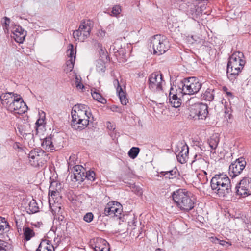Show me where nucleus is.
<instances>
[{"mask_svg":"<svg viewBox=\"0 0 251 251\" xmlns=\"http://www.w3.org/2000/svg\"><path fill=\"white\" fill-rule=\"evenodd\" d=\"M174 90L171 87L169 93V102L171 105L175 108L179 107L181 104V100L178 98L177 95L174 94L173 91Z\"/></svg>","mask_w":251,"mask_h":251,"instance_id":"412c9836","label":"nucleus"},{"mask_svg":"<svg viewBox=\"0 0 251 251\" xmlns=\"http://www.w3.org/2000/svg\"><path fill=\"white\" fill-rule=\"evenodd\" d=\"M78 82H79V78H78V77L77 76H76V77H75V83H77Z\"/></svg>","mask_w":251,"mask_h":251,"instance_id":"bf43d9fd","label":"nucleus"},{"mask_svg":"<svg viewBox=\"0 0 251 251\" xmlns=\"http://www.w3.org/2000/svg\"><path fill=\"white\" fill-rule=\"evenodd\" d=\"M236 193L237 195L245 197L251 195V178H243L236 186Z\"/></svg>","mask_w":251,"mask_h":251,"instance_id":"6e6552de","label":"nucleus"},{"mask_svg":"<svg viewBox=\"0 0 251 251\" xmlns=\"http://www.w3.org/2000/svg\"><path fill=\"white\" fill-rule=\"evenodd\" d=\"M73 178L76 181L83 182L85 179L86 171L81 165H75L73 167Z\"/></svg>","mask_w":251,"mask_h":251,"instance_id":"2eb2a0df","label":"nucleus"},{"mask_svg":"<svg viewBox=\"0 0 251 251\" xmlns=\"http://www.w3.org/2000/svg\"><path fill=\"white\" fill-rule=\"evenodd\" d=\"M41 145L43 149L47 151H51L54 149V146L52 144V137L50 136H48L45 138L43 141Z\"/></svg>","mask_w":251,"mask_h":251,"instance_id":"5701e85b","label":"nucleus"},{"mask_svg":"<svg viewBox=\"0 0 251 251\" xmlns=\"http://www.w3.org/2000/svg\"><path fill=\"white\" fill-rule=\"evenodd\" d=\"M85 176L86 178L92 181H94L95 179V173L93 171H86Z\"/></svg>","mask_w":251,"mask_h":251,"instance_id":"ea45409f","label":"nucleus"},{"mask_svg":"<svg viewBox=\"0 0 251 251\" xmlns=\"http://www.w3.org/2000/svg\"><path fill=\"white\" fill-rule=\"evenodd\" d=\"M219 244L224 247H225L226 248H228L229 246H230L232 245L230 242L221 240H220Z\"/></svg>","mask_w":251,"mask_h":251,"instance_id":"de8ad7c7","label":"nucleus"},{"mask_svg":"<svg viewBox=\"0 0 251 251\" xmlns=\"http://www.w3.org/2000/svg\"><path fill=\"white\" fill-rule=\"evenodd\" d=\"M45 155L44 151L39 152L35 151H31L29 153V158L31 164L34 166H39L43 163L44 160L42 156Z\"/></svg>","mask_w":251,"mask_h":251,"instance_id":"f8f14e48","label":"nucleus"},{"mask_svg":"<svg viewBox=\"0 0 251 251\" xmlns=\"http://www.w3.org/2000/svg\"><path fill=\"white\" fill-rule=\"evenodd\" d=\"M75 156L74 154L71 155L69 159L67 160L68 165V170L73 171V167H75L74 165L75 164Z\"/></svg>","mask_w":251,"mask_h":251,"instance_id":"f704fd0d","label":"nucleus"},{"mask_svg":"<svg viewBox=\"0 0 251 251\" xmlns=\"http://www.w3.org/2000/svg\"><path fill=\"white\" fill-rule=\"evenodd\" d=\"M52 187V184H51V185L50 186L49 195L52 198H54V197L57 196L59 194V192L57 190H51Z\"/></svg>","mask_w":251,"mask_h":251,"instance_id":"c03bdc74","label":"nucleus"},{"mask_svg":"<svg viewBox=\"0 0 251 251\" xmlns=\"http://www.w3.org/2000/svg\"><path fill=\"white\" fill-rule=\"evenodd\" d=\"M111 109L113 112H117L120 113H122L123 111V109L122 108H119L116 105H113L112 106H111Z\"/></svg>","mask_w":251,"mask_h":251,"instance_id":"8fccbe9b","label":"nucleus"},{"mask_svg":"<svg viewBox=\"0 0 251 251\" xmlns=\"http://www.w3.org/2000/svg\"><path fill=\"white\" fill-rule=\"evenodd\" d=\"M17 169L14 167H10L7 172L6 175L10 178H15L16 176Z\"/></svg>","mask_w":251,"mask_h":251,"instance_id":"4c0bfd02","label":"nucleus"},{"mask_svg":"<svg viewBox=\"0 0 251 251\" xmlns=\"http://www.w3.org/2000/svg\"><path fill=\"white\" fill-rule=\"evenodd\" d=\"M4 19H5L4 24H5V27H6L7 26H9L10 20L9 18H8L6 17H5Z\"/></svg>","mask_w":251,"mask_h":251,"instance_id":"5fc2aeb1","label":"nucleus"},{"mask_svg":"<svg viewBox=\"0 0 251 251\" xmlns=\"http://www.w3.org/2000/svg\"><path fill=\"white\" fill-rule=\"evenodd\" d=\"M246 162L243 157H240L233 162L229 167L228 173L232 178L240 175L245 167Z\"/></svg>","mask_w":251,"mask_h":251,"instance_id":"9d476101","label":"nucleus"},{"mask_svg":"<svg viewBox=\"0 0 251 251\" xmlns=\"http://www.w3.org/2000/svg\"><path fill=\"white\" fill-rule=\"evenodd\" d=\"M73 36L75 40H78L82 41V33L81 31V29L79 28L78 29L74 31Z\"/></svg>","mask_w":251,"mask_h":251,"instance_id":"58836bf2","label":"nucleus"},{"mask_svg":"<svg viewBox=\"0 0 251 251\" xmlns=\"http://www.w3.org/2000/svg\"><path fill=\"white\" fill-rule=\"evenodd\" d=\"M36 251H54V248L50 241L42 240Z\"/></svg>","mask_w":251,"mask_h":251,"instance_id":"4be33fe9","label":"nucleus"},{"mask_svg":"<svg viewBox=\"0 0 251 251\" xmlns=\"http://www.w3.org/2000/svg\"><path fill=\"white\" fill-rule=\"evenodd\" d=\"M163 81L162 74L158 72H153L148 77L149 88L154 92L162 91Z\"/></svg>","mask_w":251,"mask_h":251,"instance_id":"0eeeda50","label":"nucleus"},{"mask_svg":"<svg viewBox=\"0 0 251 251\" xmlns=\"http://www.w3.org/2000/svg\"><path fill=\"white\" fill-rule=\"evenodd\" d=\"M113 84L115 86L117 85V91H119L120 89V88H122L119 84V81L118 79H116L113 81Z\"/></svg>","mask_w":251,"mask_h":251,"instance_id":"603ef678","label":"nucleus"},{"mask_svg":"<svg viewBox=\"0 0 251 251\" xmlns=\"http://www.w3.org/2000/svg\"><path fill=\"white\" fill-rule=\"evenodd\" d=\"M210 186L213 193L219 197H226L232 192L230 180L224 174L215 175L211 180Z\"/></svg>","mask_w":251,"mask_h":251,"instance_id":"f257e3e1","label":"nucleus"},{"mask_svg":"<svg viewBox=\"0 0 251 251\" xmlns=\"http://www.w3.org/2000/svg\"><path fill=\"white\" fill-rule=\"evenodd\" d=\"M23 230L24 238L26 241L30 240L35 235L33 230L28 227H25L23 229Z\"/></svg>","mask_w":251,"mask_h":251,"instance_id":"bb28decb","label":"nucleus"},{"mask_svg":"<svg viewBox=\"0 0 251 251\" xmlns=\"http://www.w3.org/2000/svg\"><path fill=\"white\" fill-rule=\"evenodd\" d=\"M77 118H80L83 120V119L86 120V121H88V125L89 123H92L94 121V117L92 114L90 116L88 114H83L81 115H77Z\"/></svg>","mask_w":251,"mask_h":251,"instance_id":"c9c22d12","label":"nucleus"},{"mask_svg":"<svg viewBox=\"0 0 251 251\" xmlns=\"http://www.w3.org/2000/svg\"><path fill=\"white\" fill-rule=\"evenodd\" d=\"M37 205L36 201L33 199L29 203V208L27 212L29 214H33L37 212L39 209Z\"/></svg>","mask_w":251,"mask_h":251,"instance_id":"393cba45","label":"nucleus"},{"mask_svg":"<svg viewBox=\"0 0 251 251\" xmlns=\"http://www.w3.org/2000/svg\"><path fill=\"white\" fill-rule=\"evenodd\" d=\"M219 142V138L217 134L214 135L211 137L208 140L209 145L212 149H216Z\"/></svg>","mask_w":251,"mask_h":251,"instance_id":"a878e982","label":"nucleus"},{"mask_svg":"<svg viewBox=\"0 0 251 251\" xmlns=\"http://www.w3.org/2000/svg\"><path fill=\"white\" fill-rule=\"evenodd\" d=\"M151 44L153 53L158 55L165 53L170 47L166 37L161 35H154L151 40Z\"/></svg>","mask_w":251,"mask_h":251,"instance_id":"20e7f679","label":"nucleus"},{"mask_svg":"<svg viewBox=\"0 0 251 251\" xmlns=\"http://www.w3.org/2000/svg\"><path fill=\"white\" fill-rule=\"evenodd\" d=\"M185 4L187 5L188 7L186 11L189 14L193 15L194 14L196 13L198 8V6L197 5L190 2H186Z\"/></svg>","mask_w":251,"mask_h":251,"instance_id":"c756f323","label":"nucleus"},{"mask_svg":"<svg viewBox=\"0 0 251 251\" xmlns=\"http://www.w3.org/2000/svg\"><path fill=\"white\" fill-rule=\"evenodd\" d=\"M18 96H19L18 94L13 92L2 93L0 95L1 104L7 109L10 104H11V103L12 104V102L15 100L16 98Z\"/></svg>","mask_w":251,"mask_h":251,"instance_id":"ddd939ff","label":"nucleus"},{"mask_svg":"<svg viewBox=\"0 0 251 251\" xmlns=\"http://www.w3.org/2000/svg\"><path fill=\"white\" fill-rule=\"evenodd\" d=\"M160 174L163 175L166 178L173 179L176 177V175L178 174V170L175 167L171 170L167 171H162Z\"/></svg>","mask_w":251,"mask_h":251,"instance_id":"b1692460","label":"nucleus"},{"mask_svg":"<svg viewBox=\"0 0 251 251\" xmlns=\"http://www.w3.org/2000/svg\"><path fill=\"white\" fill-rule=\"evenodd\" d=\"M93 218L94 215L92 213L88 212L84 215L83 220L87 223H90L93 220Z\"/></svg>","mask_w":251,"mask_h":251,"instance_id":"79ce46f5","label":"nucleus"},{"mask_svg":"<svg viewBox=\"0 0 251 251\" xmlns=\"http://www.w3.org/2000/svg\"><path fill=\"white\" fill-rule=\"evenodd\" d=\"M155 251H164V250H163L162 249H160V248H158V249H157L155 250Z\"/></svg>","mask_w":251,"mask_h":251,"instance_id":"052dcab7","label":"nucleus"},{"mask_svg":"<svg viewBox=\"0 0 251 251\" xmlns=\"http://www.w3.org/2000/svg\"><path fill=\"white\" fill-rule=\"evenodd\" d=\"M123 211L122 205L117 201H110L105 206L104 214L106 216H118Z\"/></svg>","mask_w":251,"mask_h":251,"instance_id":"9b49d317","label":"nucleus"},{"mask_svg":"<svg viewBox=\"0 0 251 251\" xmlns=\"http://www.w3.org/2000/svg\"><path fill=\"white\" fill-rule=\"evenodd\" d=\"M245 64V57L242 52H235L229 57L226 73L227 76L230 81H234L239 73L241 72Z\"/></svg>","mask_w":251,"mask_h":251,"instance_id":"f03ea898","label":"nucleus"},{"mask_svg":"<svg viewBox=\"0 0 251 251\" xmlns=\"http://www.w3.org/2000/svg\"><path fill=\"white\" fill-rule=\"evenodd\" d=\"M76 87L79 89H82L84 88V85L80 82L76 83Z\"/></svg>","mask_w":251,"mask_h":251,"instance_id":"6e6d98bb","label":"nucleus"},{"mask_svg":"<svg viewBox=\"0 0 251 251\" xmlns=\"http://www.w3.org/2000/svg\"><path fill=\"white\" fill-rule=\"evenodd\" d=\"M140 151V149L138 147H132L128 152V156L132 159L135 158Z\"/></svg>","mask_w":251,"mask_h":251,"instance_id":"72a5a7b5","label":"nucleus"},{"mask_svg":"<svg viewBox=\"0 0 251 251\" xmlns=\"http://www.w3.org/2000/svg\"><path fill=\"white\" fill-rule=\"evenodd\" d=\"M83 114H88L90 116L91 115L90 108L87 105L82 104H77L74 105L73 107L71 115H81Z\"/></svg>","mask_w":251,"mask_h":251,"instance_id":"f3484780","label":"nucleus"},{"mask_svg":"<svg viewBox=\"0 0 251 251\" xmlns=\"http://www.w3.org/2000/svg\"><path fill=\"white\" fill-rule=\"evenodd\" d=\"M118 92V96L120 99V101L123 105H126L128 102V99L126 98L125 93L123 91L122 88H120Z\"/></svg>","mask_w":251,"mask_h":251,"instance_id":"2f4dec72","label":"nucleus"},{"mask_svg":"<svg viewBox=\"0 0 251 251\" xmlns=\"http://www.w3.org/2000/svg\"><path fill=\"white\" fill-rule=\"evenodd\" d=\"M43 124H44V120L43 119H38L37 121L35 123V128H36V133H38V128L43 126Z\"/></svg>","mask_w":251,"mask_h":251,"instance_id":"a18cd8bd","label":"nucleus"},{"mask_svg":"<svg viewBox=\"0 0 251 251\" xmlns=\"http://www.w3.org/2000/svg\"><path fill=\"white\" fill-rule=\"evenodd\" d=\"M71 48L68 50L67 52L70 59L67 60L66 62V67L64 69V71L67 73L72 71L74 68L75 60V58L76 51H75L73 48V45H70Z\"/></svg>","mask_w":251,"mask_h":251,"instance_id":"a211bd4d","label":"nucleus"},{"mask_svg":"<svg viewBox=\"0 0 251 251\" xmlns=\"http://www.w3.org/2000/svg\"><path fill=\"white\" fill-rule=\"evenodd\" d=\"M7 109L11 112L22 115L27 111L28 107L19 95L16 98L15 100L10 104Z\"/></svg>","mask_w":251,"mask_h":251,"instance_id":"1a4fd4ad","label":"nucleus"},{"mask_svg":"<svg viewBox=\"0 0 251 251\" xmlns=\"http://www.w3.org/2000/svg\"><path fill=\"white\" fill-rule=\"evenodd\" d=\"M135 193L138 195H141L142 193V189L140 188H137L135 190Z\"/></svg>","mask_w":251,"mask_h":251,"instance_id":"4d7b16f0","label":"nucleus"},{"mask_svg":"<svg viewBox=\"0 0 251 251\" xmlns=\"http://www.w3.org/2000/svg\"><path fill=\"white\" fill-rule=\"evenodd\" d=\"M7 243L0 239V250H6Z\"/></svg>","mask_w":251,"mask_h":251,"instance_id":"09e8293b","label":"nucleus"},{"mask_svg":"<svg viewBox=\"0 0 251 251\" xmlns=\"http://www.w3.org/2000/svg\"><path fill=\"white\" fill-rule=\"evenodd\" d=\"M121 12V7L119 5H115L113 7L111 11V15L113 16H117Z\"/></svg>","mask_w":251,"mask_h":251,"instance_id":"a19ab883","label":"nucleus"},{"mask_svg":"<svg viewBox=\"0 0 251 251\" xmlns=\"http://www.w3.org/2000/svg\"><path fill=\"white\" fill-rule=\"evenodd\" d=\"M172 196L173 201L181 210L188 212L194 208L195 198L186 189L177 190L172 193Z\"/></svg>","mask_w":251,"mask_h":251,"instance_id":"7ed1b4c3","label":"nucleus"},{"mask_svg":"<svg viewBox=\"0 0 251 251\" xmlns=\"http://www.w3.org/2000/svg\"><path fill=\"white\" fill-rule=\"evenodd\" d=\"M94 250L95 251H110L109 248L107 247H100L98 246H96Z\"/></svg>","mask_w":251,"mask_h":251,"instance_id":"49530a36","label":"nucleus"},{"mask_svg":"<svg viewBox=\"0 0 251 251\" xmlns=\"http://www.w3.org/2000/svg\"><path fill=\"white\" fill-rule=\"evenodd\" d=\"M203 173H204V174L205 175H207V173H206V172L205 171H204V172H203Z\"/></svg>","mask_w":251,"mask_h":251,"instance_id":"e2e57ef3","label":"nucleus"},{"mask_svg":"<svg viewBox=\"0 0 251 251\" xmlns=\"http://www.w3.org/2000/svg\"><path fill=\"white\" fill-rule=\"evenodd\" d=\"M198 161L203 166H208L209 163L207 162L204 159L203 156L201 154H197L194 156V160L193 162Z\"/></svg>","mask_w":251,"mask_h":251,"instance_id":"473e14b6","label":"nucleus"},{"mask_svg":"<svg viewBox=\"0 0 251 251\" xmlns=\"http://www.w3.org/2000/svg\"><path fill=\"white\" fill-rule=\"evenodd\" d=\"M92 27V23L90 20H87L81 22L79 25V28L81 29V31L82 33V41H84L90 36Z\"/></svg>","mask_w":251,"mask_h":251,"instance_id":"4468645a","label":"nucleus"},{"mask_svg":"<svg viewBox=\"0 0 251 251\" xmlns=\"http://www.w3.org/2000/svg\"><path fill=\"white\" fill-rule=\"evenodd\" d=\"M201 97L203 100L211 101L214 99V95L211 89H207Z\"/></svg>","mask_w":251,"mask_h":251,"instance_id":"c85d7f7f","label":"nucleus"},{"mask_svg":"<svg viewBox=\"0 0 251 251\" xmlns=\"http://www.w3.org/2000/svg\"><path fill=\"white\" fill-rule=\"evenodd\" d=\"M61 207H59V211H58V212H60V211H61Z\"/></svg>","mask_w":251,"mask_h":251,"instance_id":"680f3d73","label":"nucleus"},{"mask_svg":"<svg viewBox=\"0 0 251 251\" xmlns=\"http://www.w3.org/2000/svg\"><path fill=\"white\" fill-rule=\"evenodd\" d=\"M182 91L184 94L192 95L198 93L201 87V83L195 77L184 79L183 80Z\"/></svg>","mask_w":251,"mask_h":251,"instance_id":"39448f33","label":"nucleus"},{"mask_svg":"<svg viewBox=\"0 0 251 251\" xmlns=\"http://www.w3.org/2000/svg\"><path fill=\"white\" fill-rule=\"evenodd\" d=\"M12 32L14 34L13 37L17 42L19 43L23 42L26 36V31L22 27L15 25L13 29Z\"/></svg>","mask_w":251,"mask_h":251,"instance_id":"6ab92c4d","label":"nucleus"},{"mask_svg":"<svg viewBox=\"0 0 251 251\" xmlns=\"http://www.w3.org/2000/svg\"><path fill=\"white\" fill-rule=\"evenodd\" d=\"M210 239L212 243L215 244H219L220 240L219 239L216 237H211L210 238Z\"/></svg>","mask_w":251,"mask_h":251,"instance_id":"3c124183","label":"nucleus"},{"mask_svg":"<svg viewBox=\"0 0 251 251\" xmlns=\"http://www.w3.org/2000/svg\"><path fill=\"white\" fill-rule=\"evenodd\" d=\"M208 113V106L206 104L197 103L190 108V116L195 119H205Z\"/></svg>","mask_w":251,"mask_h":251,"instance_id":"423d86ee","label":"nucleus"},{"mask_svg":"<svg viewBox=\"0 0 251 251\" xmlns=\"http://www.w3.org/2000/svg\"><path fill=\"white\" fill-rule=\"evenodd\" d=\"M72 120L71 126L72 128L75 130L81 131L85 129L88 126V121L86 120H82L80 118H77L76 115L72 116Z\"/></svg>","mask_w":251,"mask_h":251,"instance_id":"dca6fc26","label":"nucleus"},{"mask_svg":"<svg viewBox=\"0 0 251 251\" xmlns=\"http://www.w3.org/2000/svg\"><path fill=\"white\" fill-rule=\"evenodd\" d=\"M91 95L94 100L101 103L104 104L106 103V100L104 98L100 93H98L96 91H93V90H92Z\"/></svg>","mask_w":251,"mask_h":251,"instance_id":"cd10ccee","label":"nucleus"},{"mask_svg":"<svg viewBox=\"0 0 251 251\" xmlns=\"http://www.w3.org/2000/svg\"><path fill=\"white\" fill-rule=\"evenodd\" d=\"M222 90L224 93H225L226 94L227 97L229 98V99L233 98V94L232 92L228 91V89L227 87H226V86H223L222 87Z\"/></svg>","mask_w":251,"mask_h":251,"instance_id":"37998d69","label":"nucleus"},{"mask_svg":"<svg viewBox=\"0 0 251 251\" xmlns=\"http://www.w3.org/2000/svg\"><path fill=\"white\" fill-rule=\"evenodd\" d=\"M189 148L188 146L182 145L181 147V150L178 154H176L178 161L181 163L184 164L187 162L188 159Z\"/></svg>","mask_w":251,"mask_h":251,"instance_id":"aec40b11","label":"nucleus"},{"mask_svg":"<svg viewBox=\"0 0 251 251\" xmlns=\"http://www.w3.org/2000/svg\"><path fill=\"white\" fill-rule=\"evenodd\" d=\"M101 51H103V50L101 49Z\"/></svg>","mask_w":251,"mask_h":251,"instance_id":"0e129e2a","label":"nucleus"},{"mask_svg":"<svg viewBox=\"0 0 251 251\" xmlns=\"http://www.w3.org/2000/svg\"><path fill=\"white\" fill-rule=\"evenodd\" d=\"M9 226L8 223L5 220V219L0 217V234L4 231H8Z\"/></svg>","mask_w":251,"mask_h":251,"instance_id":"7c9ffc66","label":"nucleus"},{"mask_svg":"<svg viewBox=\"0 0 251 251\" xmlns=\"http://www.w3.org/2000/svg\"><path fill=\"white\" fill-rule=\"evenodd\" d=\"M15 222H16V226H17V227L18 229H19V225H18V221H15ZM18 232H19V230H18Z\"/></svg>","mask_w":251,"mask_h":251,"instance_id":"13d9d810","label":"nucleus"},{"mask_svg":"<svg viewBox=\"0 0 251 251\" xmlns=\"http://www.w3.org/2000/svg\"><path fill=\"white\" fill-rule=\"evenodd\" d=\"M97 71L100 73H104L105 70V66L101 60H99L96 65Z\"/></svg>","mask_w":251,"mask_h":251,"instance_id":"e433bc0d","label":"nucleus"},{"mask_svg":"<svg viewBox=\"0 0 251 251\" xmlns=\"http://www.w3.org/2000/svg\"><path fill=\"white\" fill-rule=\"evenodd\" d=\"M106 32L103 30L100 31L98 33V36L99 37L103 38L105 36Z\"/></svg>","mask_w":251,"mask_h":251,"instance_id":"864d4df0","label":"nucleus"}]
</instances>
